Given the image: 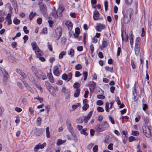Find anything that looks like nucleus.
<instances>
[{"instance_id":"1","label":"nucleus","mask_w":152,"mask_h":152,"mask_svg":"<svg viewBox=\"0 0 152 152\" xmlns=\"http://www.w3.org/2000/svg\"><path fill=\"white\" fill-rule=\"evenodd\" d=\"M145 123L143 124L142 129L145 135L147 137H150L151 135V131L152 126L150 125L148 119L145 120Z\"/></svg>"},{"instance_id":"2","label":"nucleus","mask_w":152,"mask_h":152,"mask_svg":"<svg viewBox=\"0 0 152 152\" xmlns=\"http://www.w3.org/2000/svg\"><path fill=\"white\" fill-rule=\"evenodd\" d=\"M133 14V10L131 8L128 9L126 12V17H125L124 18V20L127 18V20L125 21V23H128L130 20L131 18V16Z\"/></svg>"},{"instance_id":"3","label":"nucleus","mask_w":152,"mask_h":152,"mask_svg":"<svg viewBox=\"0 0 152 152\" xmlns=\"http://www.w3.org/2000/svg\"><path fill=\"white\" fill-rule=\"evenodd\" d=\"M45 85L49 92L52 94H54L55 93V90L54 88L53 87L51 84L48 81H45Z\"/></svg>"},{"instance_id":"4","label":"nucleus","mask_w":152,"mask_h":152,"mask_svg":"<svg viewBox=\"0 0 152 152\" xmlns=\"http://www.w3.org/2000/svg\"><path fill=\"white\" fill-rule=\"evenodd\" d=\"M55 33L56 35H58L57 37V40H58L61 37L62 34V29L60 27H57L55 30Z\"/></svg>"},{"instance_id":"5","label":"nucleus","mask_w":152,"mask_h":152,"mask_svg":"<svg viewBox=\"0 0 152 152\" xmlns=\"http://www.w3.org/2000/svg\"><path fill=\"white\" fill-rule=\"evenodd\" d=\"M61 71H60L58 66L57 65L54 66L53 67V72L54 75L57 77L59 76L61 74Z\"/></svg>"},{"instance_id":"6","label":"nucleus","mask_w":152,"mask_h":152,"mask_svg":"<svg viewBox=\"0 0 152 152\" xmlns=\"http://www.w3.org/2000/svg\"><path fill=\"white\" fill-rule=\"evenodd\" d=\"M36 77L41 80H44L47 79V77L45 74L41 70L39 71L38 74Z\"/></svg>"},{"instance_id":"7","label":"nucleus","mask_w":152,"mask_h":152,"mask_svg":"<svg viewBox=\"0 0 152 152\" xmlns=\"http://www.w3.org/2000/svg\"><path fill=\"white\" fill-rule=\"evenodd\" d=\"M23 83L24 84L26 89L31 93L34 94V91L32 88L28 84L27 82L25 80L23 81Z\"/></svg>"},{"instance_id":"8","label":"nucleus","mask_w":152,"mask_h":152,"mask_svg":"<svg viewBox=\"0 0 152 152\" xmlns=\"http://www.w3.org/2000/svg\"><path fill=\"white\" fill-rule=\"evenodd\" d=\"M46 145L45 142H44L42 144H41L40 143H39L35 146L34 149V151L37 152L39 149L43 148L46 146Z\"/></svg>"},{"instance_id":"9","label":"nucleus","mask_w":152,"mask_h":152,"mask_svg":"<svg viewBox=\"0 0 152 152\" xmlns=\"http://www.w3.org/2000/svg\"><path fill=\"white\" fill-rule=\"evenodd\" d=\"M95 28L97 31L101 32L102 30L106 28V27L104 24L99 23L97 24Z\"/></svg>"},{"instance_id":"10","label":"nucleus","mask_w":152,"mask_h":152,"mask_svg":"<svg viewBox=\"0 0 152 152\" xmlns=\"http://www.w3.org/2000/svg\"><path fill=\"white\" fill-rule=\"evenodd\" d=\"M93 111H90L87 116H84L83 121L85 123H87L91 117L93 113Z\"/></svg>"},{"instance_id":"11","label":"nucleus","mask_w":152,"mask_h":152,"mask_svg":"<svg viewBox=\"0 0 152 152\" xmlns=\"http://www.w3.org/2000/svg\"><path fill=\"white\" fill-rule=\"evenodd\" d=\"M88 101L86 99H84L83 100V106L82 107L83 110H86L89 107V105L88 104Z\"/></svg>"},{"instance_id":"12","label":"nucleus","mask_w":152,"mask_h":152,"mask_svg":"<svg viewBox=\"0 0 152 152\" xmlns=\"http://www.w3.org/2000/svg\"><path fill=\"white\" fill-rule=\"evenodd\" d=\"M40 11L41 13L43 14H45L47 11V7L43 3H41L40 6Z\"/></svg>"},{"instance_id":"13","label":"nucleus","mask_w":152,"mask_h":152,"mask_svg":"<svg viewBox=\"0 0 152 152\" xmlns=\"http://www.w3.org/2000/svg\"><path fill=\"white\" fill-rule=\"evenodd\" d=\"M15 71L18 74L20 75L23 78L25 79L26 78V75L22 70L18 69H16Z\"/></svg>"},{"instance_id":"14","label":"nucleus","mask_w":152,"mask_h":152,"mask_svg":"<svg viewBox=\"0 0 152 152\" xmlns=\"http://www.w3.org/2000/svg\"><path fill=\"white\" fill-rule=\"evenodd\" d=\"M100 14L97 10H95L94 12V14L93 15V18L95 20H98L100 16Z\"/></svg>"},{"instance_id":"15","label":"nucleus","mask_w":152,"mask_h":152,"mask_svg":"<svg viewBox=\"0 0 152 152\" xmlns=\"http://www.w3.org/2000/svg\"><path fill=\"white\" fill-rule=\"evenodd\" d=\"M65 25L67 27L68 29L71 31L73 28V24L70 20H67L65 23Z\"/></svg>"},{"instance_id":"16","label":"nucleus","mask_w":152,"mask_h":152,"mask_svg":"<svg viewBox=\"0 0 152 152\" xmlns=\"http://www.w3.org/2000/svg\"><path fill=\"white\" fill-rule=\"evenodd\" d=\"M8 77L9 75L8 72L6 71H5L3 79V82L4 84H6L7 83Z\"/></svg>"},{"instance_id":"17","label":"nucleus","mask_w":152,"mask_h":152,"mask_svg":"<svg viewBox=\"0 0 152 152\" xmlns=\"http://www.w3.org/2000/svg\"><path fill=\"white\" fill-rule=\"evenodd\" d=\"M50 72L48 73L47 74V76L50 82L52 83H54V79L53 77L51 72V69L50 70Z\"/></svg>"},{"instance_id":"18","label":"nucleus","mask_w":152,"mask_h":152,"mask_svg":"<svg viewBox=\"0 0 152 152\" xmlns=\"http://www.w3.org/2000/svg\"><path fill=\"white\" fill-rule=\"evenodd\" d=\"M95 129L96 132H101L103 131L101 124H99L96 125L95 127Z\"/></svg>"},{"instance_id":"19","label":"nucleus","mask_w":152,"mask_h":152,"mask_svg":"<svg viewBox=\"0 0 152 152\" xmlns=\"http://www.w3.org/2000/svg\"><path fill=\"white\" fill-rule=\"evenodd\" d=\"M64 10V6L62 4L60 5L59 8L57 10L58 12H59V16H61L62 15V13Z\"/></svg>"},{"instance_id":"20","label":"nucleus","mask_w":152,"mask_h":152,"mask_svg":"<svg viewBox=\"0 0 152 152\" xmlns=\"http://www.w3.org/2000/svg\"><path fill=\"white\" fill-rule=\"evenodd\" d=\"M37 48V49L35 50L34 52L37 55V57L38 58L42 56L43 54V52L42 51L40 50L39 48Z\"/></svg>"},{"instance_id":"21","label":"nucleus","mask_w":152,"mask_h":152,"mask_svg":"<svg viewBox=\"0 0 152 152\" xmlns=\"http://www.w3.org/2000/svg\"><path fill=\"white\" fill-rule=\"evenodd\" d=\"M51 15L55 18H58V17H60L59 15V12H58V11L56 10H54L51 13Z\"/></svg>"},{"instance_id":"22","label":"nucleus","mask_w":152,"mask_h":152,"mask_svg":"<svg viewBox=\"0 0 152 152\" xmlns=\"http://www.w3.org/2000/svg\"><path fill=\"white\" fill-rule=\"evenodd\" d=\"M101 125L103 131L107 129L109 126V124L106 121H104L103 124H101Z\"/></svg>"},{"instance_id":"23","label":"nucleus","mask_w":152,"mask_h":152,"mask_svg":"<svg viewBox=\"0 0 152 152\" xmlns=\"http://www.w3.org/2000/svg\"><path fill=\"white\" fill-rule=\"evenodd\" d=\"M31 69L33 74L36 76L37 74H38L39 71H38L37 69L34 66H32Z\"/></svg>"},{"instance_id":"24","label":"nucleus","mask_w":152,"mask_h":152,"mask_svg":"<svg viewBox=\"0 0 152 152\" xmlns=\"http://www.w3.org/2000/svg\"><path fill=\"white\" fill-rule=\"evenodd\" d=\"M121 37L122 38V39L123 40H124L126 42H127L128 40V39L129 38V36L128 34H126V32H125V35L124 36V37L123 33L122 32L121 34Z\"/></svg>"},{"instance_id":"25","label":"nucleus","mask_w":152,"mask_h":152,"mask_svg":"<svg viewBox=\"0 0 152 152\" xmlns=\"http://www.w3.org/2000/svg\"><path fill=\"white\" fill-rule=\"evenodd\" d=\"M102 46L100 47V48L101 50H102L103 49L107 46V41L104 40L102 41Z\"/></svg>"},{"instance_id":"26","label":"nucleus","mask_w":152,"mask_h":152,"mask_svg":"<svg viewBox=\"0 0 152 152\" xmlns=\"http://www.w3.org/2000/svg\"><path fill=\"white\" fill-rule=\"evenodd\" d=\"M80 89H76L74 94V96L75 97L77 98L79 97Z\"/></svg>"},{"instance_id":"27","label":"nucleus","mask_w":152,"mask_h":152,"mask_svg":"<svg viewBox=\"0 0 152 152\" xmlns=\"http://www.w3.org/2000/svg\"><path fill=\"white\" fill-rule=\"evenodd\" d=\"M31 45L32 47L33 50L35 51L36 49H37V48H39L37 45V44L35 42H33L31 43Z\"/></svg>"},{"instance_id":"28","label":"nucleus","mask_w":152,"mask_h":152,"mask_svg":"<svg viewBox=\"0 0 152 152\" xmlns=\"http://www.w3.org/2000/svg\"><path fill=\"white\" fill-rule=\"evenodd\" d=\"M134 51L136 55L138 56L140 52V47H135Z\"/></svg>"},{"instance_id":"29","label":"nucleus","mask_w":152,"mask_h":152,"mask_svg":"<svg viewBox=\"0 0 152 152\" xmlns=\"http://www.w3.org/2000/svg\"><path fill=\"white\" fill-rule=\"evenodd\" d=\"M105 69L107 71L111 73L113 72V67H110L108 66H106L105 67Z\"/></svg>"},{"instance_id":"30","label":"nucleus","mask_w":152,"mask_h":152,"mask_svg":"<svg viewBox=\"0 0 152 152\" xmlns=\"http://www.w3.org/2000/svg\"><path fill=\"white\" fill-rule=\"evenodd\" d=\"M133 0H124L125 4L128 6H130L133 3Z\"/></svg>"},{"instance_id":"31","label":"nucleus","mask_w":152,"mask_h":152,"mask_svg":"<svg viewBox=\"0 0 152 152\" xmlns=\"http://www.w3.org/2000/svg\"><path fill=\"white\" fill-rule=\"evenodd\" d=\"M36 15V13H33V12H31L30 13L29 16L30 20H31Z\"/></svg>"},{"instance_id":"32","label":"nucleus","mask_w":152,"mask_h":152,"mask_svg":"<svg viewBox=\"0 0 152 152\" xmlns=\"http://www.w3.org/2000/svg\"><path fill=\"white\" fill-rule=\"evenodd\" d=\"M66 52L65 51H62L61 52L59 55V59H62L63 57L66 54Z\"/></svg>"},{"instance_id":"33","label":"nucleus","mask_w":152,"mask_h":152,"mask_svg":"<svg viewBox=\"0 0 152 152\" xmlns=\"http://www.w3.org/2000/svg\"><path fill=\"white\" fill-rule=\"evenodd\" d=\"M13 22L14 24L15 25H18L20 23V21L16 18H15L14 19Z\"/></svg>"},{"instance_id":"34","label":"nucleus","mask_w":152,"mask_h":152,"mask_svg":"<svg viewBox=\"0 0 152 152\" xmlns=\"http://www.w3.org/2000/svg\"><path fill=\"white\" fill-rule=\"evenodd\" d=\"M80 86V84L78 82L75 83L73 84V87L75 88L80 89L79 88Z\"/></svg>"},{"instance_id":"35","label":"nucleus","mask_w":152,"mask_h":152,"mask_svg":"<svg viewBox=\"0 0 152 152\" xmlns=\"http://www.w3.org/2000/svg\"><path fill=\"white\" fill-rule=\"evenodd\" d=\"M87 130L86 128H85L82 129V130L80 132L81 133L84 134L85 135L87 136L88 134V133L86 132Z\"/></svg>"},{"instance_id":"36","label":"nucleus","mask_w":152,"mask_h":152,"mask_svg":"<svg viewBox=\"0 0 152 152\" xmlns=\"http://www.w3.org/2000/svg\"><path fill=\"white\" fill-rule=\"evenodd\" d=\"M46 134L47 137L48 138H50V135L49 132V127H47L46 128Z\"/></svg>"},{"instance_id":"37","label":"nucleus","mask_w":152,"mask_h":152,"mask_svg":"<svg viewBox=\"0 0 152 152\" xmlns=\"http://www.w3.org/2000/svg\"><path fill=\"white\" fill-rule=\"evenodd\" d=\"M88 72L86 71L83 72V76L84 77L83 80H86L88 77Z\"/></svg>"},{"instance_id":"38","label":"nucleus","mask_w":152,"mask_h":152,"mask_svg":"<svg viewBox=\"0 0 152 152\" xmlns=\"http://www.w3.org/2000/svg\"><path fill=\"white\" fill-rule=\"evenodd\" d=\"M8 59L9 61L12 62H14L15 61V58L13 56H10L9 57Z\"/></svg>"},{"instance_id":"39","label":"nucleus","mask_w":152,"mask_h":152,"mask_svg":"<svg viewBox=\"0 0 152 152\" xmlns=\"http://www.w3.org/2000/svg\"><path fill=\"white\" fill-rule=\"evenodd\" d=\"M42 119L40 117H38L37 120V126H39L41 124Z\"/></svg>"},{"instance_id":"40","label":"nucleus","mask_w":152,"mask_h":152,"mask_svg":"<svg viewBox=\"0 0 152 152\" xmlns=\"http://www.w3.org/2000/svg\"><path fill=\"white\" fill-rule=\"evenodd\" d=\"M68 54L69 55H71V56L72 57L74 56V50L72 49H71L68 52Z\"/></svg>"},{"instance_id":"41","label":"nucleus","mask_w":152,"mask_h":152,"mask_svg":"<svg viewBox=\"0 0 152 152\" xmlns=\"http://www.w3.org/2000/svg\"><path fill=\"white\" fill-rule=\"evenodd\" d=\"M76 122L77 124H81L83 123V119L81 118H78L76 119Z\"/></svg>"},{"instance_id":"42","label":"nucleus","mask_w":152,"mask_h":152,"mask_svg":"<svg viewBox=\"0 0 152 152\" xmlns=\"http://www.w3.org/2000/svg\"><path fill=\"white\" fill-rule=\"evenodd\" d=\"M109 104L108 102H106L105 106V110L107 112H109V111L110 108H109Z\"/></svg>"},{"instance_id":"43","label":"nucleus","mask_w":152,"mask_h":152,"mask_svg":"<svg viewBox=\"0 0 152 152\" xmlns=\"http://www.w3.org/2000/svg\"><path fill=\"white\" fill-rule=\"evenodd\" d=\"M65 142L61 140L58 139L57 141V146H59L62 145L63 143H64Z\"/></svg>"},{"instance_id":"44","label":"nucleus","mask_w":152,"mask_h":152,"mask_svg":"<svg viewBox=\"0 0 152 152\" xmlns=\"http://www.w3.org/2000/svg\"><path fill=\"white\" fill-rule=\"evenodd\" d=\"M82 68V66L80 64H78L75 66V69L76 70H79Z\"/></svg>"},{"instance_id":"45","label":"nucleus","mask_w":152,"mask_h":152,"mask_svg":"<svg viewBox=\"0 0 152 152\" xmlns=\"http://www.w3.org/2000/svg\"><path fill=\"white\" fill-rule=\"evenodd\" d=\"M94 50V45L93 44L91 45L90 48V53L91 54H92Z\"/></svg>"},{"instance_id":"46","label":"nucleus","mask_w":152,"mask_h":152,"mask_svg":"<svg viewBox=\"0 0 152 152\" xmlns=\"http://www.w3.org/2000/svg\"><path fill=\"white\" fill-rule=\"evenodd\" d=\"M68 130L72 135L73 133V129L72 127V126L71 125L70 126H67Z\"/></svg>"},{"instance_id":"47","label":"nucleus","mask_w":152,"mask_h":152,"mask_svg":"<svg viewBox=\"0 0 152 152\" xmlns=\"http://www.w3.org/2000/svg\"><path fill=\"white\" fill-rule=\"evenodd\" d=\"M48 47L49 50L50 51H52L53 50V46L52 44H50L49 42L48 43Z\"/></svg>"},{"instance_id":"48","label":"nucleus","mask_w":152,"mask_h":152,"mask_svg":"<svg viewBox=\"0 0 152 152\" xmlns=\"http://www.w3.org/2000/svg\"><path fill=\"white\" fill-rule=\"evenodd\" d=\"M121 52V49L120 47H119L118 48L116 56L117 57H118L120 56Z\"/></svg>"},{"instance_id":"49","label":"nucleus","mask_w":152,"mask_h":152,"mask_svg":"<svg viewBox=\"0 0 152 152\" xmlns=\"http://www.w3.org/2000/svg\"><path fill=\"white\" fill-rule=\"evenodd\" d=\"M131 64L132 68L133 69H135L136 67V65L134 63V61L133 59H132L131 60Z\"/></svg>"},{"instance_id":"50","label":"nucleus","mask_w":152,"mask_h":152,"mask_svg":"<svg viewBox=\"0 0 152 152\" xmlns=\"http://www.w3.org/2000/svg\"><path fill=\"white\" fill-rule=\"evenodd\" d=\"M66 39L65 37H62L61 38V42L62 44H64L66 41Z\"/></svg>"},{"instance_id":"51","label":"nucleus","mask_w":152,"mask_h":152,"mask_svg":"<svg viewBox=\"0 0 152 152\" xmlns=\"http://www.w3.org/2000/svg\"><path fill=\"white\" fill-rule=\"evenodd\" d=\"M67 75L68 76V81H69L72 78V72H70Z\"/></svg>"},{"instance_id":"52","label":"nucleus","mask_w":152,"mask_h":152,"mask_svg":"<svg viewBox=\"0 0 152 152\" xmlns=\"http://www.w3.org/2000/svg\"><path fill=\"white\" fill-rule=\"evenodd\" d=\"M130 45H132L134 43H133V37L132 34H131V35L130 36Z\"/></svg>"},{"instance_id":"53","label":"nucleus","mask_w":152,"mask_h":152,"mask_svg":"<svg viewBox=\"0 0 152 152\" xmlns=\"http://www.w3.org/2000/svg\"><path fill=\"white\" fill-rule=\"evenodd\" d=\"M139 134V132L138 131H132V134L134 136H137Z\"/></svg>"},{"instance_id":"54","label":"nucleus","mask_w":152,"mask_h":152,"mask_svg":"<svg viewBox=\"0 0 152 152\" xmlns=\"http://www.w3.org/2000/svg\"><path fill=\"white\" fill-rule=\"evenodd\" d=\"M96 85V83L94 81L90 82L88 84L89 86L95 87Z\"/></svg>"},{"instance_id":"55","label":"nucleus","mask_w":152,"mask_h":152,"mask_svg":"<svg viewBox=\"0 0 152 152\" xmlns=\"http://www.w3.org/2000/svg\"><path fill=\"white\" fill-rule=\"evenodd\" d=\"M98 150V146L97 145H95L93 148V152H97Z\"/></svg>"},{"instance_id":"56","label":"nucleus","mask_w":152,"mask_h":152,"mask_svg":"<svg viewBox=\"0 0 152 152\" xmlns=\"http://www.w3.org/2000/svg\"><path fill=\"white\" fill-rule=\"evenodd\" d=\"M62 78L64 80H66L68 79L67 75L65 73L63 74L62 75Z\"/></svg>"},{"instance_id":"57","label":"nucleus","mask_w":152,"mask_h":152,"mask_svg":"<svg viewBox=\"0 0 152 152\" xmlns=\"http://www.w3.org/2000/svg\"><path fill=\"white\" fill-rule=\"evenodd\" d=\"M87 35L86 33H84L83 34V42L84 44L86 43V38L87 37Z\"/></svg>"},{"instance_id":"58","label":"nucleus","mask_w":152,"mask_h":152,"mask_svg":"<svg viewBox=\"0 0 152 152\" xmlns=\"http://www.w3.org/2000/svg\"><path fill=\"white\" fill-rule=\"evenodd\" d=\"M97 110L100 112H103L104 111V110L103 107H98L97 108Z\"/></svg>"},{"instance_id":"59","label":"nucleus","mask_w":152,"mask_h":152,"mask_svg":"<svg viewBox=\"0 0 152 152\" xmlns=\"http://www.w3.org/2000/svg\"><path fill=\"white\" fill-rule=\"evenodd\" d=\"M104 5L105 7V11H107L108 8V3L107 1H106L104 2Z\"/></svg>"},{"instance_id":"60","label":"nucleus","mask_w":152,"mask_h":152,"mask_svg":"<svg viewBox=\"0 0 152 152\" xmlns=\"http://www.w3.org/2000/svg\"><path fill=\"white\" fill-rule=\"evenodd\" d=\"M81 75L82 74L79 71H76L75 72V76L76 77H78Z\"/></svg>"},{"instance_id":"61","label":"nucleus","mask_w":152,"mask_h":152,"mask_svg":"<svg viewBox=\"0 0 152 152\" xmlns=\"http://www.w3.org/2000/svg\"><path fill=\"white\" fill-rule=\"evenodd\" d=\"M113 143L110 144L107 146V148L110 150H113Z\"/></svg>"},{"instance_id":"62","label":"nucleus","mask_w":152,"mask_h":152,"mask_svg":"<svg viewBox=\"0 0 152 152\" xmlns=\"http://www.w3.org/2000/svg\"><path fill=\"white\" fill-rule=\"evenodd\" d=\"M23 30L24 32L26 34H28L29 33V31L27 29V27L26 26H24L23 27Z\"/></svg>"},{"instance_id":"63","label":"nucleus","mask_w":152,"mask_h":152,"mask_svg":"<svg viewBox=\"0 0 152 152\" xmlns=\"http://www.w3.org/2000/svg\"><path fill=\"white\" fill-rule=\"evenodd\" d=\"M42 19L41 18H38L37 20V23L39 24H41L42 23Z\"/></svg>"},{"instance_id":"64","label":"nucleus","mask_w":152,"mask_h":152,"mask_svg":"<svg viewBox=\"0 0 152 152\" xmlns=\"http://www.w3.org/2000/svg\"><path fill=\"white\" fill-rule=\"evenodd\" d=\"M109 118L110 119V121L111 123L113 124H115V121L114 119L111 116H109Z\"/></svg>"}]
</instances>
